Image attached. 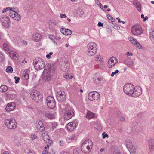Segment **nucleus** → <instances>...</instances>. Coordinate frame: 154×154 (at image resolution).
<instances>
[{
	"instance_id": "f257e3e1",
	"label": "nucleus",
	"mask_w": 154,
	"mask_h": 154,
	"mask_svg": "<svg viewBox=\"0 0 154 154\" xmlns=\"http://www.w3.org/2000/svg\"><path fill=\"white\" fill-rule=\"evenodd\" d=\"M54 67L49 64H48L42 73L43 79L46 81L50 80L54 73Z\"/></svg>"
},
{
	"instance_id": "f03ea898",
	"label": "nucleus",
	"mask_w": 154,
	"mask_h": 154,
	"mask_svg": "<svg viewBox=\"0 0 154 154\" xmlns=\"http://www.w3.org/2000/svg\"><path fill=\"white\" fill-rule=\"evenodd\" d=\"M93 143L90 140H86L83 142L81 146L82 151L85 153L89 152L92 148Z\"/></svg>"
},
{
	"instance_id": "7ed1b4c3",
	"label": "nucleus",
	"mask_w": 154,
	"mask_h": 154,
	"mask_svg": "<svg viewBox=\"0 0 154 154\" xmlns=\"http://www.w3.org/2000/svg\"><path fill=\"white\" fill-rule=\"evenodd\" d=\"M87 48L86 53L89 56H94L97 52V47L96 44L94 42L89 43L88 44Z\"/></svg>"
},
{
	"instance_id": "20e7f679",
	"label": "nucleus",
	"mask_w": 154,
	"mask_h": 154,
	"mask_svg": "<svg viewBox=\"0 0 154 154\" xmlns=\"http://www.w3.org/2000/svg\"><path fill=\"white\" fill-rule=\"evenodd\" d=\"M33 63L34 67L37 70L42 69L45 66L44 60L41 58H37L34 59Z\"/></svg>"
},
{
	"instance_id": "39448f33",
	"label": "nucleus",
	"mask_w": 154,
	"mask_h": 154,
	"mask_svg": "<svg viewBox=\"0 0 154 154\" xmlns=\"http://www.w3.org/2000/svg\"><path fill=\"white\" fill-rule=\"evenodd\" d=\"M5 124L8 128L14 129L16 128L17 123L16 120L12 118L8 119L5 120Z\"/></svg>"
},
{
	"instance_id": "423d86ee",
	"label": "nucleus",
	"mask_w": 154,
	"mask_h": 154,
	"mask_svg": "<svg viewBox=\"0 0 154 154\" xmlns=\"http://www.w3.org/2000/svg\"><path fill=\"white\" fill-rule=\"evenodd\" d=\"M133 142L132 139H127L126 140V146L131 154H136V149Z\"/></svg>"
},
{
	"instance_id": "0eeeda50",
	"label": "nucleus",
	"mask_w": 154,
	"mask_h": 154,
	"mask_svg": "<svg viewBox=\"0 0 154 154\" xmlns=\"http://www.w3.org/2000/svg\"><path fill=\"white\" fill-rule=\"evenodd\" d=\"M134 86L131 83H127L123 87V91L124 93L128 95L131 96L132 94Z\"/></svg>"
},
{
	"instance_id": "6e6552de",
	"label": "nucleus",
	"mask_w": 154,
	"mask_h": 154,
	"mask_svg": "<svg viewBox=\"0 0 154 154\" xmlns=\"http://www.w3.org/2000/svg\"><path fill=\"white\" fill-rule=\"evenodd\" d=\"M30 94L32 100L36 102H38V100H41L42 98V95L38 91L36 90L32 91Z\"/></svg>"
},
{
	"instance_id": "1a4fd4ad",
	"label": "nucleus",
	"mask_w": 154,
	"mask_h": 154,
	"mask_svg": "<svg viewBox=\"0 0 154 154\" xmlns=\"http://www.w3.org/2000/svg\"><path fill=\"white\" fill-rule=\"evenodd\" d=\"M100 95L97 92H92L89 93L88 95V99L91 101L97 100L100 98Z\"/></svg>"
},
{
	"instance_id": "9d476101",
	"label": "nucleus",
	"mask_w": 154,
	"mask_h": 154,
	"mask_svg": "<svg viewBox=\"0 0 154 154\" xmlns=\"http://www.w3.org/2000/svg\"><path fill=\"white\" fill-rule=\"evenodd\" d=\"M56 97L57 100L60 102H64L66 99V96L63 91H60L57 92Z\"/></svg>"
},
{
	"instance_id": "9b49d317",
	"label": "nucleus",
	"mask_w": 154,
	"mask_h": 154,
	"mask_svg": "<svg viewBox=\"0 0 154 154\" xmlns=\"http://www.w3.org/2000/svg\"><path fill=\"white\" fill-rule=\"evenodd\" d=\"M131 32L133 35H140L143 32L141 27L138 25H134L133 26Z\"/></svg>"
},
{
	"instance_id": "f8f14e48",
	"label": "nucleus",
	"mask_w": 154,
	"mask_h": 154,
	"mask_svg": "<svg viewBox=\"0 0 154 154\" xmlns=\"http://www.w3.org/2000/svg\"><path fill=\"white\" fill-rule=\"evenodd\" d=\"M142 89L139 86H137L134 87V89L132 94L131 96L134 97H137L140 96L142 93Z\"/></svg>"
},
{
	"instance_id": "ddd939ff",
	"label": "nucleus",
	"mask_w": 154,
	"mask_h": 154,
	"mask_svg": "<svg viewBox=\"0 0 154 154\" xmlns=\"http://www.w3.org/2000/svg\"><path fill=\"white\" fill-rule=\"evenodd\" d=\"M73 109H71L66 110L64 114V118L65 119L69 120L71 119L75 115Z\"/></svg>"
},
{
	"instance_id": "4468645a",
	"label": "nucleus",
	"mask_w": 154,
	"mask_h": 154,
	"mask_svg": "<svg viewBox=\"0 0 154 154\" xmlns=\"http://www.w3.org/2000/svg\"><path fill=\"white\" fill-rule=\"evenodd\" d=\"M2 24L3 27L8 28L10 26V20L8 17L5 16L2 18Z\"/></svg>"
},
{
	"instance_id": "2eb2a0df",
	"label": "nucleus",
	"mask_w": 154,
	"mask_h": 154,
	"mask_svg": "<svg viewBox=\"0 0 154 154\" xmlns=\"http://www.w3.org/2000/svg\"><path fill=\"white\" fill-rule=\"evenodd\" d=\"M118 59L115 57H112L108 60V66L109 68H112L118 63Z\"/></svg>"
},
{
	"instance_id": "dca6fc26",
	"label": "nucleus",
	"mask_w": 154,
	"mask_h": 154,
	"mask_svg": "<svg viewBox=\"0 0 154 154\" xmlns=\"http://www.w3.org/2000/svg\"><path fill=\"white\" fill-rule=\"evenodd\" d=\"M128 39L131 43L138 49H141L142 48V46L134 38L131 37L129 38Z\"/></svg>"
},
{
	"instance_id": "f3484780",
	"label": "nucleus",
	"mask_w": 154,
	"mask_h": 154,
	"mask_svg": "<svg viewBox=\"0 0 154 154\" xmlns=\"http://www.w3.org/2000/svg\"><path fill=\"white\" fill-rule=\"evenodd\" d=\"M132 131L134 133H139L142 130V126L139 123H136L134 127L132 126Z\"/></svg>"
},
{
	"instance_id": "a211bd4d",
	"label": "nucleus",
	"mask_w": 154,
	"mask_h": 154,
	"mask_svg": "<svg viewBox=\"0 0 154 154\" xmlns=\"http://www.w3.org/2000/svg\"><path fill=\"white\" fill-rule=\"evenodd\" d=\"M44 114L45 117L50 119H52L55 118V112H52L49 111H46L45 112Z\"/></svg>"
},
{
	"instance_id": "6ab92c4d",
	"label": "nucleus",
	"mask_w": 154,
	"mask_h": 154,
	"mask_svg": "<svg viewBox=\"0 0 154 154\" xmlns=\"http://www.w3.org/2000/svg\"><path fill=\"white\" fill-rule=\"evenodd\" d=\"M43 137L44 141L47 143V147L48 148H49L50 146H51L52 143V140L50 139V137L47 134L45 135L44 137L43 136Z\"/></svg>"
},
{
	"instance_id": "aec40b11",
	"label": "nucleus",
	"mask_w": 154,
	"mask_h": 154,
	"mask_svg": "<svg viewBox=\"0 0 154 154\" xmlns=\"http://www.w3.org/2000/svg\"><path fill=\"white\" fill-rule=\"evenodd\" d=\"M16 107L15 104L13 102L9 103L6 107L5 109L8 112H10L13 110Z\"/></svg>"
},
{
	"instance_id": "412c9836",
	"label": "nucleus",
	"mask_w": 154,
	"mask_h": 154,
	"mask_svg": "<svg viewBox=\"0 0 154 154\" xmlns=\"http://www.w3.org/2000/svg\"><path fill=\"white\" fill-rule=\"evenodd\" d=\"M36 128L38 131L40 132L44 131L45 128L43 122L39 120L36 123Z\"/></svg>"
},
{
	"instance_id": "4be33fe9",
	"label": "nucleus",
	"mask_w": 154,
	"mask_h": 154,
	"mask_svg": "<svg viewBox=\"0 0 154 154\" xmlns=\"http://www.w3.org/2000/svg\"><path fill=\"white\" fill-rule=\"evenodd\" d=\"M76 125L75 122H71L67 124V129L70 131H73L75 129Z\"/></svg>"
},
{
	"instance_id": "5701e85b",
	"label": "nucleus",
	"mask_w": 154,
	"mask_h": 154,
	"mask_svg": "<svg viewBox=\"0 0 154 154\" xmlns=\"http://www.w3.org/2000/svg\"><path fill=\"white\" fill-rule=\"evenodd\" d=\"M69 64L67 62H64L61 64V68L63 71L69 72Z\"/></svg>"
},
{
	"instance_id": "b1692460",
	"label": "nucleus",
	"mask_w": 154,
	"mask_h": 154,
	"mask_svg": "<svg viewBox=\"0 0 154 154\" xmlns=\"http://www.w3.org/2000/svg\"><path fill=\"white\" fill-rule=\"evenodd\" d=\"M58 23L54 21H50L49 22V28L51 29L52 31H53L56 29V28H57L58 26Z\"/></svg>"
},
{
	"instance_id": "393cba45",
	"label": "nucleus",
	"mask_w": 154,
	"mask_h": 154,
	"mask_svg": "<svg viewBox=\"0 0 154 154\" xmlns=\"http://www.w3.org/2000/svg\"><path fill=\"white\" fill-rule=\"evenodd\" d=\"M11 59L14 60H17L18 59V54L14 51H11L9 53Z\"/></svg>"
},
{
	"instance_id": "a878e982",
	"label": "nucleus",
	"mask_w": 154,
	"mask_h": 154,
	"mask_svg": "<svg viewBox=\"0 0 154 154\" xmlns=\"http://www.w3.org/2000/svg\"><path fill=\"white\" fill-rule=\"evenodd\" d=\"M149 147L151 151H154V140L151 139L149 140L148 142Z\"/></svg>"
},
{
	"instance_id": "bb28decb",
	"label": "nucleus",
	"mask_w": 154,
	"mask_h": 154,
	"mask_svg": "<svg viewBox=\"0 0 154 154\" xmlns=\"http://www.w3.org/2000/svg\"><path fill=\"white\" fill-rule=\"evenodd\" d=\"M41 38V35L39 33H36L32 35V39L34 42H38L39 41Z\"/></svg>"
},
{
	"instance_id": "cd10ccee",
	"label": "nucleus",
	"mask_w": 154,
	"mask_h": 154,
	"mask_svg": "<svg viewBox=\"0 0 154 154\" xmlns=\"http://www.w3.org/2000/svg\"><path fill=\"white\" fill-rule=\"evenodd\" d=\"M17 11H15V13H14L13 17H12V18L14 19V20H20L21 19V16L17 13Z\"/></svg>"
},
{
	"instance_id": "c85d7f7f",
	"label": "nucleus",
	"mask_w": 154,
	"mask_h": 154,
	"mask_svg": "<svg viewBox=\"0 0 154 154\" xmlns=\"http://www.w3.org/2000/svg\"><path fill=\"white\" fill-rule=\"evenodd\" d=\"M133 3L134 4L135 6V7L139 11H141V8L140 3L137 0H134Z\"/></svg>"
},
{
	"instance_id": "c756f323",
	"label": "nucleus",
	"mask_w": 154,
	"mask_h": 154,
	"mask_svg": "<svg viewBox=\"0 0 154 154\" xmlns=\"http://www.w3.org/2000/svg\"><path fill=\"white\" fill-rule=\"evenodd\" d=\"M76 139L75 136L74 134H72L69 137H67L66 138L67 142L68 143H70L72 140H75Z\"/></svg>"
},
{
	"instance_id": "7c9ffc66",
	"label": "nucleus",
	"mask_w": 154,
	"mask_h": 154,
	"mask_svg": "<svg viewBox=\"0 0 154 154\" xmlns=\"http://www.w3.org/2000/svg\"><path fill=\"white\" fill-rule=\"evenodd\" d=\"M11 12H9V16L12 18L13 17V14L15 13V11H18V10L17 8L13 7L10 10Z\"/></svg>"
},
{
	"instance_id": "2f4dec72",
	"label": "nucleus",
	"mask_w": 154,
	"mask_h": 154,
	"mask_svg": "<svg viewBox=\"0 0 154 154\" xmlns=\"http://www.w3.org/2000/svg\"><path fill=\"white\" fill-rule=\"evenodd\" d=\"M84 14V11L81 9H79L77 10L76 15L78 17L82 16Z\"/></svg>"
},
{
	"instance_id": "473e14b6",
	"label": "nucleus",
	"mask_w": 154,
	"mask_h": 154,
	"mask_svg": "<svg viewBox=\"0 0 154 154\" xmlns=\"http://www.w3.org/2000/svg\"><path fill=\"white\" fill-rule=\"evenodd\" d=\"M46 102L47 104L48 103H49L53 102H54L55 100L53 97L51 96H49L47 98Z\"/></svg>"
},
{
	"instance_id": "72a5a7b5",
	"label": "nucleus",
	"mask_w": 154,
	"mask_h": 154,
	"mask_svg": "<svg viewBox=\"0 0 154 154\" xmlns=\"http://www.w3.org/2000/svg\"><path fill=\"white\" fill-rule=\"evenodd\" d=\"M47 105L51 109H54L56 105V103L55 101L54 102H52L51 103H48Z\"/></svg>"
},
{
	"instance_id": "f704fd0d",
	"label": "nucleus",
	"mask_w": 154,
	"mask_h": 154,
	"mask_svg": "<svg viewBox=\"0 0 154 154\" xmlns=\"http://www.w3.org/2000/svg\"><path fill=\"white\" fill-rule=\"evenodd\" d=\"M94 117V115L93 113L91 112L90 111H88V112L86 116V117L87 118L90 119L91 118H93Z\"/></svg>"
},
{
	"instance_id": "c9c22d12",
	"label": "nucleus",
	"mask_w": 154,
	"mask_h": 154,
	"mask_svg": "<svg viewBox=\"0 0 154 154\" xmlns=\"http://www.w3.org/2000/svg\"><path fill=\"white\" fill-rule=\"evenodd\" d=\"M49 38L51 40H52L54 44H55L56 45H57V43L56 42V41L57 40V38H56L54 36L52 35H50L49 36Z\"/></svg>"
},
{
	"instance_id": "e433bc0d",
	"label": "nucleus",
	"mask_w": 154,
	"mask_h": 154,
	"mask_svg": "<svg viewBox=\"0 0 154 154\" xmlns=\"http://www.w3.org/2000/svg\"><path fill=\"white\" fill-rule=\"evenodd\" d=\"M3 48L4 50L7 51H8L9 49V46L7 43H4L3 45Z\"/></svg>"
},
{
	"instance_id": "4c0bfd02",
	"label": "nucleus",
	"mask_w": 154,
	"mask_h": 154,
	"mask_svg": "<svg viewBox=\"0 0 154 154\" xmlns=\"http://www.w3.org/2000/svg\"><path fill=\"white\" fill-rule=\"evenodd\" d=\"M1 89H2V91L3 92H5L8 89V87L7 86L5 85H2L1 86Z\"/></svg>"
},
{
	"instance_id": "58836bf2",
	"label": "nucleus",
	"mask_w": 154,
	"mask_h": 154,
	"mask_svg": "<svg viewBox=\"0 0 154 154\" xmlns=\"http://www.w3.org/2000/svg\"><path fill=\"white\" fill-rule=\"evenodd\" d=\"M6 71L8 73H12L13 68L11 66H8L6 69Z\"/></svg>"
},
{
	"instance_id": "ea45409f",
	"label": "nucleus",
	"mask_w": 154,
	"mask_h": 154,
	"mask_svg": "<svg viewBox=\"0 0 154 154\" xmlns=\"http://www.w3.org/2000/svg\"><path fill=\"white\" fill-rule=\"evenodd\" d=\"M94 80L97 82H100L102 80V78L101 77H97L96 76H94Z\"/></svg>"
},
{
	"instance_id": "a19ab883",
	"label": "nucleus",
	"mask_w": 154,
	"mask_h": 154,
	"mask_svg": "<svg viewBox=\"0 0 154 154\" xmlns=\"http://www.w3.org/2000/svg\"><path fill=\"white\" fill-rule=\"evenodd\" d=\"M25 152L27 154H36L34 152L30 150L27 149L25 150Z\"/></svg>"
},
{
	"instance_id": "79ce46f5",
	"label": "nucleus",
	"mask_w": 154,
	"mask_h": 154,
	"mask_svg": "<svg viewBox=\"0 0 154 154\" xmlns=\"http://www.w3.org/2000/svg\"><path fill=\"white\" fill-rule=\"evenodd\" d=\"M64 77L66 79H70L72 78V76L70 74L68 73H66L63 75Z\"/></svg>"
},
{
	"instance_id": "37998d69",
	"label": "nucleus",
	"mask_w": 154,
	"mask_h": 154,
	"mask_svg": "<svg viewBox=\"0 0 154 154\" xmlns=\"http://www.w3.org/2000/svg\"><path fill=\"white\" fill-rule=\"evenodd\" d=\"M65 33V35H71L72 33V31L70 30L66 29Z\"/></svg>"
},
{
	"instance_id": "c03bdc74",
	"label": "nucleus",
	"mask_w": 154,
	"mask_h": 154,
	"mask_svg": "<svg viewBox=\"0 0 154 154\" xmlns=\"http://www.w3.org/2000/svg\"><path fill=\"white\" fill-rule=\"evenodd\" d=\"M51 127L53 130L57 126V124L56 122H54L51 123Z\"/></svg>"
},
{
	"instance_id": "a18cd8bd",
	"label": "nucleus",
	"mask_w": 154,
	"mask_h": 154,
	"mask_svg": "<svg viewBox=\"0 0 154 154\" xmlns=\"http://www.w3.org/2000/svg\"><path fill=\"white\" fill-rule=\"evenodd\" d=\"M23 78L24 79L27 80L29 78V74L28 73L25 72L23 74Z\"/></svg>"
},
{
	"instance_id": "49530a36",
	"label": "nucleus",
	"mask_w": 154,
	"mask_h": 154,
	"mask_svg": "<svg viewBox=\"0 0 154 154\" xmlns=\"http://www.w3.org/2000/svg\"><path fill=\"white\" fill-rule=\"evenodd\" d=\"M11 9V8L10 7H7L4 8L2 11V12L4 13L6 12L7 11L10 10V9Z\"/></svg>"
},
{
	"instance_id": "de8ad7c7",
	"label": "nucleus",
	"mask_w": 154,
	"mask_h": 154,
	"mask_svg": "<svg viewBox=\"0 0 154 154\" xmlns=\"http://www.w3.org/2000/svg\"><path fill=\"white\" fill-rule=\"evenodd\" d=\"M95 59L97 61H100L101 59V56L100 55H97L95 56Z\"/></svg>"
},
{
	"instance_id": "09e8293b",
	"label": "nucleus",
	"mask_w": 154,
	"mask_h": 154,
	"mask_svg": "<svg viewBox=\"0 0 154 154\" xmlns=\"http://www.w3.org/2000/svg\"><path fill=\"white\" fill-rule=\"evenodd\" d=\"M37 138V136L34 134H31V139L32 140L36 139Z\"/></svg>"
},
{
	"instance_id": "8fccbe9b",
	"label": "nucleus",
	"mask_w": 154,
	"mask_h": 154,
	"mask_svg": "<svg viewBox=\"0 0 154 154\" xmlns=\"http://www.w3.org/2000/svg\"><path fill=\"white\" fill-rule=\"evenodd\" d=\"M5 56L1 52V62H2L5 59Z\"/></svg>"
},
{
	"instance_id": "3c124183",
	"label": "nucleus",
	"mask_w": 154,
	"mask_h": 154,
	"mask_svg": "<svg viewBox=\"0 0 154 154\" xmlns=\"http://www.w3.org/2000/svg\"><path fill=\"white\" fill-rule=\"evenodd\" d=\"M133 63L132 61L129 62L128 64V66L129 67L132 68L133 67Z\"/></svg>"
},
{
	"instance_id": "603ef678",
	"label": "nucleus",
	"mask_w": 154,
	"mask_h": 154,
	"mask_svg": "<svg viewBox=\"0 0 154 154\" xmlns=\"http://www.w3.org/2000/svg\"><path fill=\"white\" fill-rule=\"evenodd\" d=\"M66 29L64 28H62L60 29V32L63 35H65V33L66 31Z\"/></svg>"
},
{
	"instance_id": "864d4df0",
	"label": "nucleus",
	"mask_w": 154,
	"mask_h": 154,
	"mask_svg": "<svg viewBox=\"0 0 154 154\" xmlns=\"http://www.w3.org/2000/svg\"><path fill=\"white\" fill-rule=\"evenodd\" d=\"M113 27L116 29H120L119 26L117 24H114L113 25Z\"/></svg>"
},
{
	"instance_id": "5fc2aeb1",
	"label": "nucleus",
	"mask_w": 154,
	"mask_h": 154,
	"mask_svg": "<svg viewBox=\"0 0 154 154\" xmlns=\"http://www.w3.org/2000/svg\"><path fill=\"white\" fill-rule=\"evenodd\" d=\"M14 79L15 80V83L16 84H17L19 82V81L20 79V78L19 77H17L16 76H15L14 77Z\"/></svg>"
},
{
	"instance_id": "6e6d98bb",
	"label": "nucleus",
	"mask_w": 154,
	"mask_h": 154,
	"mask_svg": "<svg viewBox=\"0 0 154 154\" xmlns=\"http://www.w3.org/2000/svg\"><path fill=\"white\" fill-rule=\"evenodd\" d=\"M53 54V53L52 52H50L48 54L46 55V57L48 59H50L51 58V55Z\"/></svg>"
},
{
	"instance_id": "4d7b16f0",
	"label": "nucleus",
	"mask_w": 154,
	"mask_h": 154,
	"mask_svg": "<svg viewBox=\"0 0 154 154\" xmlns=\"http://www.w3.org/2000/svg\"><path fill=\"white\" fill-rule=\"evenodd\" d=\"M119 72V70H116L115 72H112L111 74V76L112 77H113L114 75L117 73Z\"/></svg>"
},
{
	"instance_id": "13d9d810",
	"label": "nucleus",
	"mask_w": 154,
	"mask_h": 154,
	"mask_svg": "<svg viewBox=\"0 0 154 154\" xmlns=\"http://www.w3.org/2000/svg\"><path fill=\"white\" fill-rule=\"evenodd\" d=\"M60 17L61 18H66V16L65 14H60Z\"/></svg>"
},
{
	"instance_id": "bf43d9fd",
	"label": "nucleus",
	"mask_w": 154,
	"mask_h": 154,
	"mask_svg": "<svg viewBox=\"0 0 154 154\" xmlns=\"http://www.w3.org/2000/svg\"><path fill=\"white\" fill-rule=\"evenodd\" d=\"M42 154H52L51 153L46 150H44L43 151Z\"/></svg>"
},
{
	"instance_id": "052dcab7",
	"label": "nucleus",
	"mask_w": 154,
	"mask_h": 154,
	"mask_svg": "<svg viewBox=\"0 0 154 154\" xmlns=\"http://www.w3.org/2000/svg\"><path fill=\"white\" fill-rule=\"evenodd\" d=\"M58 144L60 146H62L63 145V142L62 140H60L58 142Z\"/></svg>"
},
{
	"instance_id": "680f3d73",
	"label": "nucleus",
	"mask_w": 154,
	"mask_h": 154,
	"mask_svg": "<svg viewBox=\"0 0 154 154\" xmlns=\"http://www.w3.org/2000/svg\"><path fill=\"white\" fill-rule=\"evenodd\" d=\"M107 17L108 19H109L110 20H112L113 19V17H112V16H111L109 14L107 15Z\"/></svg>"
},
{
	"instance_id": "e2e57ef3",
	"label": "nucleus",
	"mask_w": 154,
	"mask_h": 154,
	"mask_svg": "<svg viewBox=\"0 0 154 154\" xmlns=\"http://www.w3.org/2000/svg\"><path fill=\"white\" fill-rule=\"evenodd\" d=\"M133 54L131 53H129V52H127L126 54L125 55H127L128 57V56H132L133 55Z\"/></svg>"
},
{
	"instance_id": "0e129e2a",
	"label": "nucleus",
	"mask_w": 154,
	"mask_h": 154,
	"mask_svg": "<svg viewBox=\"0 0 154 154\" xmlns=\"http://www.w3.org/2000/svg\"><path fill=\"white\" fill-rule=\"evenodd\" d=\"M117 20H118V22L119 23L122 22L123 24H125V22L123 21H121L120 20V18L119 17H117L116 18Z\"/></svg>"
},
{
	"instance_id": "69168bd1",
	"label": "nucleus",
	"mask_w": 154,
	"mask_h": 154,
	"mask_svg": "<svg viewBox=\"0 0 154 154\" xmlns=\"http://www.w3.org/2000/svg\"><path fill=\"white\" fill-rule=\"evenodd\" d=\"M103 26V24L102 23L100 22H99L98 23V26L99 27Z\"/></svg>"
},
{
	"instance_id": "338daca9",
	"label": "nucleus",
	"mask_w": 154,
	"mask_h": 154,
	"mask_svg": "<svg viewBox=\"0 0 154 154\" xmlns=\"http://www.w3.org/2000/svg\"><path fill=\"white\" fill-rule=\"evenodd\" d=\"M120 120L121 122L124 121L125 120V117L123 116H121L120 118Z\"/></svg>"
},
{
	"instance_id": "774afa93",
	"label": "nucleus",
	"mask_w": 154,
	"mask_h": 154,
	"mask_svg": "<svg viewBox=\"0 0 154 154\" xmlns=\"http://www.w3.org/2000/svg\"><path fill=\"white\" fill-rule=\"evenodd\" d=\"M22 44L25 45H26L27 44V42L25 41H22Z\"/></svg>"
}]
</instances>
